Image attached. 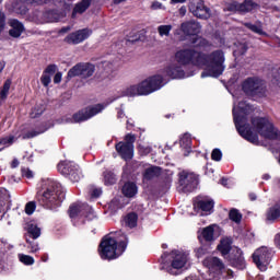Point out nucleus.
<instances>
[{
    "label": "nucleus",
    "mask_w": 280,
    "mask_h": 280,
    "mask_svg": "<svg viewBox=\"0 0 280 280\" xmlns=\"http://www.w3.org/2000/svg\"><path fill=\"white\" fill-rule=\"evenodd\" d=\"M259 4L253 0H244L243 3L240 2H232L229 4L228 10L230 12H242L246 14V12H253V10H257Z\"/></svg>",
    "instance_id": "a211bd4d"
},
{
    "label": "nucleus",
    "mask_w": 280,
    "mask_h": 280,
    "mask_svg": "<svg viewBox=\"0 0 280 280\" xmlns=\"http://www.w3.org/2000/svg\"><path fill=\"white\" fill-rule=\"evenodd\" d=\"M116 151L124 159V161L132 160L135 156V144H128L126 142H119L116 144Z\"/></svg>",
    "instance_id": "412c9836"
},
{
    "label": "nucleus",
    "mask_w": 280,
    "mask_h": 280,
    "mask_svg": "<svg viewBox=\"0 0 280 280\" xmlns=\"http://www.w3.org/2000/svg\"><path fill=\"white\" fill-rule=\"evenodd\" d=\"M203 266L208 268L210 278L208 280H220V270L224 268V265L218 257H208L203 260Z\"/></svg>",
    "instance_id": "4468645a"
},
{
    "label": "nucleus",
    "mask_w": 280,
    "mask_h": 280,
    "mask_svg": "<svg viewBox=\"0 0 280 280\" xmlns=\"http://www.w3.org/2000/svg\"><path fill=\"white\" fill-rule=\"evenodd\" d=\"M52 2L55 5L62 3V0H33V3H49Z\"/></svg>",
    "instance_id": "603ef678"
},
{
    "label": "nucleus",
    "mask_w": 280,
    "mask_h": 280,
    "mask_svg": "<svg viewBox=\"0 0 280 280\" xmlns=\"http://www.w3.org/2000/svg\"><path fill=\"white\" fill-rule=\"evenodd\" d=\"M12 84V81L7 80L3 84V88L0 92V98L1 100H7L8 98V94L10 93V86Z\"/></svg>",
    "instance_id": "ea45409f"
},
{
    "label": "nucleus",
    "mask_w": 280,
    "mask_h": 280,
    "mask_svg": "<svg viewBox=\"0 0 280 280\" xmlns=\"http://www.w3.org/2000/svg\"><path fill=\"white\" fill-rule=\"evenodd\" d=\"M137 140V138L135 137V135H132V133H129V135H127L126 137H125V143H127V144H131V145H133V143H135V141Z\"/></svg>",
    "instance_id": "864d4df0"
},
{
    "label": "nucleus",
    "mask_w": 280,
    "mask_h": 280,
    "mask_svg": "<svg viewBox=\"0 0 280 280\" xmlns=\"http://www.w3.org/2000/svg\"><path fill=\"white\" fill-rule=\"evenodd\" d=\"M164 78H171V80H178L180 78H185V71L176 65H171L162 72Z\"/></svg>",
    "instance_id": "5701e85b"
},
{
    "label": "nucleus",
    "mask_w": 280,
    "mask_h": 280,
    "mask_svg": "<svg viewBox=\"0 0 280 280\" xmlns=\"http://www.w3.org/2000/svg\"><path fill=\"white\" fill-rule=\"evenodd\" d=\"M103 110L104 105L102 104L90 106L74 114L73 121H75V124H80V121H86L88 119H91V117H95V115H98V113H102Z\"/></svg>",
    "instance_id": "f3484780"
},
{
    "label": "nucleus",
    "mask_w": 280,
    "mask_h": 280,
    "mask_svg": "<svg viewBox=\"0 0 280 280\" xmlns=\"http://www.w3.org/2000/svg\"><path fill=\"white\" fill-rule=\"evenodd\" d=\"M137 213H129L125 217V224L129 226V229H135V226H137Z\"/></svg>",
    "instance_id": "473e14b6"
},
{
    "label": "nucleus",
    "mask_w": 280,
    "mask_h": 280,
    "mask_svg": "<svg viewBox=\"0 0 280 280\" xmlns=\"http://www.w3.org/2000/svg\"><path fill=\"white\" fill-rule=\"evenodd\" d=\"M215 229H218L215 224L202 229L199 234V240L202 237L206 242H213V233L215 232Z\"/></svg>",
    "instance_id": "c85d7f7f"
},
{
    "label": "nucleus",
    "mask_w": 280,
    "mask_h": 280,
    "mask_svg": "<svg viewBox=\"0 0 280 280\" xmlns=\"http://www.w3.org/2000/svg\"><path fill=\"white\" fill-rule=\"evenodd\" d=\"M22 176H24L25 178H34V172H32V170L30 168H22Z\"/></svg>",
    "instance_id": "3c124183"
},
{
    "label": "nucleus",
    "mask_w": 280,
    "mask_h": 280,
    "mask_svg": "<svg viewBox=\"0 0 280 280\" xmlns=\"http://www.w3.org/2000/svg\"><path fill=\"white\" fill-rule=\"evenodd\" d=\"M249 200H257V195H255V192H250Z\"/></svg>",
    "instance_id": "69168bd1"
},
{
    "label": "nucleus",
    "mask_w": 280,
    "mask_h": 280,
    "mask_svg": "<svg viewBox=\"0 0 280 280\" xmlns=\"http://www.w3.org/2000/svg\"><path fill=\"white\" fill-rule=\"evenodd\" d=\"M69 215L74 220L77 226L84 224V218H86V220H95V212L93 211V208L84 203H73L70 206Z\"/></svg>",
    "instance_id": "423d86ee"
},
{
    "label": "nucleus",
    "mask_w": 280,
    "mask_h": 280,
    "mask_svg": "<svg viewBox=\"0 0 280 280\" xmlns=\"http://www.w3.org/2000/svg\"><path fill=\"white\" fill-rule=\"evenodd\" d=\"M248 50V47H246V44H236L234 48V57L240 58V56H244V54Z\"/></svg>",
    "instance_id": "c9c22d12"
},
{
    "label": "nucleus",
    "mask_w": 280,
    "mask_h": 280,
    "mask_svg": "<svg viewBox=\"0 0 280 280\" xmlns=\"http://www.w3.org/2000/svg\"><path fill=\"white\" fill-rule=\"evenodd\" d=\"M34 211H36V202L30 201L28 203H26L25 213L27 215H32V213H34Z\"/></svg>",
    "instance_id": "c03bdc74"
},
{
    "label": "nucleus",
    "mask_w": 280,
    "mask_h": 280,
    "mask_svg": "<svg viewBox=\"0 0 280 280\" xmlns=\"http://www.w3.org/2000/svg\"><path fill=\"white\" fill-rule=\"evenodd\" d=\"M159 176H161V167L150 164L144 165V171L142 173L143 183H148V180H154V178H159Z\"/></svg>",
    "instance_id": "4be33fe9"
},
{
    "label": "nucleus",
    "mask_w": 280,
    "mask_h": 280,
    "mask_svg": "<svg viewBox=\"0 0 280 280\" xmlns=\"http://www.w3.org/2000/svg\"><path fill=\"white\" fill-rule=\"evenodd\" d=\"M266 220L268 222H277V220H280V206L279 205H275L267 210Z\"/></svg>",
    "instance_id": "cd10ccee"
},
{
    "label": "nucleus",
    "mask_w": 280,
    "mask_h": 280,
    "mask_svg": "<svg viewBox=\"0 0 280 280\" xmlns=\"http://www.w3.org/2000/svg\"><path fill=\"white\" fill-rule=\"evenodd\" d=\"M200 23L196 21L185 22L182 24V32L188 36H194L192 44L195 47H205V45H207V40L205 38L196 36V34H200Z\"/></svg>",
    "instance_id": "9b49d317"
},
{
    "label": "nucleus",
    "mask_w": 280,
    "mask_h": 280,
    "mask_svg": "<svg viewBox=\"0 0 280 280\" xmlns=\"http://www.w3.org/2000/svg\"><path fill=\"white\" fill-rule=\"evenodd\" d=\"M58 172L63 176H69V179L72 183H78L80 178H82V173H80V168L78 165L73 164V162L63 161L58 164Z\"/></svg>",
    "instance_id": "f8f14e48"
},
{
    "label": "nucleus",
    "mask_w": 280,
    "mask_h": 280,
    "mask_svg": "<svg viewBox=\"0 0 280 280\" xmlns=\"http://www.w3.org/2000/svg\"><path fill=\"white\" fill-rule=\"evenodd\" d=\"M152 10H165V7H163V3L159 1H153L151 4Z\"/></svg>",
    "instance_id": "6e6d98bb"
},
{
    "label": "nucleus",
    "mask_w": 280,
    "mask_h": 280,
    "mask_svg": "<svg viewBox=\"0 0 280 280\" xmlns=\"http://www.w3.org/2000/svg\"><path fill=\"white\" fill-rule=\"evenodd\" d=\"M10 209V194L4 189H0V220Z\"/></svg>",
    "instance_id": "b1692460"
},
{
    "label": "nucleus",
    "mask_w": 280,
    "mask_h": 280,
    "mask_svg": "<svg viewBox=\"0 0 280 280\" xmlns=\"http://www.w3.org/2000/svg\"><path fill=\"white\" fill-rule=\"evenodd\" d=\"M47 131V127H42L38 131L33 130L22 136V139H34V137H38V135H43V132Z\"/></svg>",
    "instance_id": "4c0bfd02"
},
{
    "label": "nucleus",
    "mask_w": 280,
    "mask_h": 280,
    "mask_svg": "<svg viewBox=\"0 0 280 280\" xmlns=\"http://www.w3.org/2000/svg\"><path fill=\"white\" fill-rule=\"evenodd\" d=\"M189 12L197 16V19H210L211 18V9L205 5V1L202 0H192L189 4Z\"/></svg>",
    "instance_id": "dca6fc26"
},
{
    "label": "nucleus",
    "mask_w": 280,
    "mask_h": 280,
    "mask_svg": "<svg viewBox=\"0 0 280 280\" xmlns=\"http://www.w3.org/2000/svg\"><path fill=\"white\" fill-rule=\"evenodd\" d=\"M138 191L139 189L135 183H126L122 187V194L126 196V198H135Z\"/></svg>",
    "instance_id": "c756f323"
},
{
    "label": "nucleus",
    "mask_w": 280,
    "mask_h": 280,
    "mask_svg": "<svg viewBox=\"0 0 280 280\" xmlns=\"http://www.w3.org/2000/svg\"><path fill=\"white\" fill-rule=\"evenodd\" d=\"M43 110L44 108H40V109H34L32 113H31V117L34 119L36 117H38L39 115H43Z\"/></svg>",
    "instance_id": "680f3d73"
},
{
    "label": "nucleus",
    "mask_w": 280,
    "mask_h": 280,
    "mask_svg": "<svg viewBox=\"0 0 280 280\" xmlns=\"http://www.w3.org/2000/svg\"><path fill=\"white\" fill-rule=\"evenodd\" d=\"M19 165V160H13L11 163V167H16Z\"/></svg>",
    "instance_id": "338daca9"
},
{
    "label": "nucleus",
    "mask_w": 280,
    "mask_h": 280,
    "mask_svg": "<svg viewBox=\"0 0 280 280\" xmlns=\"http://www.w3.org/2000/svg\"><path fill=\"white\" fill-rule=\"evenodd\" d=\"M275 242H276V246L280 248V233L276 235Z\"/></svg>",
    "instance_id": "e2e57ef3"
},
{
    "label": "nucleus",
    "mask_w": 280,
    "mask_h": 280,
    "mask_svg": "<svg viewBox=\"0 0 280 280\" xmlns=\"http://www.w3.org/2000/svg\"><path fill=\"white\" fill-rule=\"evenodd\" d=\"M128 246V237L118 232L109 234L103 238L100 244L98 253L101 259H117L120 255H124L126 247Z\"/></svg>",
    "instance_id": "f03ea898"
},
{
    "label": "nucleus",
    "mask_w": 280,
    "mask_h": 280,
    "mask_svg": "<svg viewBox=\"0 0 280 280\" xmlns=\"http://www.w3.org/2000/svg\"><path fill=\"white\" fill-rule=\"evenodd\" d=\"M93 34V31L89 28L79 30L66 36L65 43L68 45H80V43H84L89 36Z\"/></svg>",
    "instance_id": "6ab92c4d"
},
{
    "label": "nucleus",
    "mask_w": 280,
    "mask_h": 280,
    "mask_svg": "<svg viewBox=\"0 0 280 280\" xmlns=\"http://www.w3.org/2000/svg\"><path fill=\"white\" fill-rule=\"evenodd\" d=\"M243 91L250 97H266V84L259 79L249 78L245 80Z\"/></svg>",
    "instance_id": "9d476101"
},
{
    "label": "nucleus",
    "mask_w": 280,
    "mask_h": 280,
    "mask_svg": "<svg viewBox=\"0 0 280 280\" xmlns=\"http://www.w3.org/2000/svg\"><path fill=\"white\" fill-rule=\"evenodd\" d=\"M19 260L21 264H24V266H34V257L25 254H19Z\"/></svg>",
    "instance_id": "e433bc0d"
},
{
    "label": "nucleus",
    "mask_w": 280,
    "mask_h": 280,
    "mask_svg": "<svg viewBox=\"0 0 280 280\" xmlns=\"http://www.w3.org/2000/svg\"><path fill=\"white\" fill-rule=\"evenodd\" d=\"M60 82H62V72H57L54 77V83L60 84Z\"/></svg>",
    "instance_id": "bf43d9fd"
},
{
    "label": "nucleus",
    "mask_w": 280,
    "mask_h": 280,
    "mask_svg": "<svg viewBox=\"0 0 280 280\" xmlns=\"http://www.w3.org/2000/svg\"><path fill=\"white\" fill-rule=\"evenodd\" d=\"M172 30H173V26L171 24L158 26V33L160 34L161 37L170 36V33L172 32Z\"/></svg>",
    "instance_id": "58836bf2"
},
{
    "label": "nucleus",
    "mask_w": 280,
    "mask_h": 280,
    "mask_svg": "<svg viewBox=\"0 0 280 280\" xmlns=\"http://www.w3.org/2000/svg\"><path fill=\"white\" fill-rule=\"evenodd\" d=\"M115 183H117V177L115 176V174L110 171H106L104 173V184L105 185H115Z\"/></svg>",
    "instance_id": "f704fd0d"
},
{
    "label": "nucleus",
    "mask_w": 280,
    "mask_h": 280,
    "mask_svg": "<svg viewBox=\"0 0 280 280\" xmlns=\"http://www.w3.org/2000/svg\"><path fill=\"white\" fill-rule=\"evenodd\" d=\"M57 69H58V67H56V65H50L45 69L44 73H46V75L51 77V75H54V73H56Z\"/></svg>",
    "instance_id": "8fccbe9b"
},
{
    "label": "nucleus",
    "mask_w": 280,
    "mask_h": 280,
    "mask_svg": "<svg viewBox=\"0 0 280 280\" xmlns=\"http://www.w3.org/2000/svg\"><path fill=\"white\" fill-rule=\"evenodd\" d=\"M270 249L268 247H260L255 250L253 254V260L256 264L257 268L261 270V272H266L268 270V264H270Z\"/></svg>",
    "instance_id": "ddd939ff"
},
{
    "label": "nucleus",
    "mask_w": 280,
    "mask_h": 280,
    "mask_svg": "<svg viewBox=\"0 0 280 280\" xmlns=\"http://www.w3.org/2000/svg\"><path fill=\"white\" fill-rule=\"evenodd\" d=\"M103 67H104V70H105V73H113V63L110 62H104L103 63Z\"/></svg>",
    "instance_id": "13d9d810"
},
{
    "label": "nucleus",
    "mask_w": 280,
    "mask_h": 280,
    "mask_svg": "<svg viewBox=\"0 0 280 280\" xmlns=\"http://www.w3.org/2000/svg\"><path fill=\"white\" fill-rule=\"evenodd\" d=\"M5 69V61H0V73Z\"/></svg>",
    "instance_id": "774afa93"
},
{
    "label": "nucleus",
    "mask_w": 280,
    "mask_h": 280,
    "mask_svg": "<svg viewBox=\"0 0 280 280\" xmlns=\"http://www.w3.org/2000/svg\"><path fill=\"white\" fill-rule=\"evenodd\" d=\"M28 248L31 253H38L40 250V247L38 246V243L35 241H27Z\"/></svg>",
    "instance_id": "49530a36"
},
{
    "label": "nucleus",
    "mask_w": 280,
    "mask_h": 280,
    "mask_svg": "<svg viewBox=\"0 0 280 280\" xmlns=\"http://www.w3.org/2000/svg\"><path fill=\"white\" fill-rule=\"evenodd\" d=\"M27 231L31 237H33V240H38V236L40 235V228H38L36 223L34 222L27 223Z\"/></svg>",
    "instance_id": "2f4dec72"
},
{
    "label": "nucleus",
    "mask_w": 280,
    "mask_h": 280,
    "mask_svg": "<svg viewBox=\"0 0 280 280\" xmlns=\"http://www.w3.org/2000/svg\"><path fill=\"white\" fill-rule=\"evenodd\" d=\"M212 161H222V151L220 149H214L211 153Z\"/></svg>",
    "instance_id": "09e8293b"
},
{
    "label": "nucleus",
    "mask_w": 280,
    "mask_h": 280,
    "mask_svg": "<svg viewBox=\"0 0 280 280\" xmlns=\"http://www.w3.org/2000/svg\"><path fill=\"white\" fill-rule=\"evenodd\" d=\"M37 198L47 209H56V207H60V203L65 200V194L60 188V184L48 179L44 184V190L37 194Z\"/></svg>",
    "instance_id": "39448f33"
},
{
    "label": "nucleus",
    "mask_w": 280,
    "mask_h": 280,
    "mask_svg": "<svg viewBox=\"0 0 280 280\" xmlns=\"http://www.w3.org/2000/svg\"><path fill=\"white\" fill-rule=\"evenodd\" d=\"M40 82L44 86H49V84H51V75L43 72Z\"/></svg>",
    "instance_id": "a18cd8bd"
},
{
    "label": "nucleus",
    "mask_w": 280,
    "mask_h": 280,
    "mask_svg": "<svg viewBox=\"0 0 280 280\" xmlns=\"http://www.w3.org/2000/svg\"><path fill=\"white\" fill-rule=\"evenodd\" d=\"M167 82L165 75L155 74L143 80L139 84L130 85L122 91L121 97H137L139 95H150L156 91H161L163 85Z\"/></svg>",
    "instance_id": "7ed1b4c3"
},
{
    "label": "nucleus",
    "mask_w": 280,
    "mask_h": 280,
    "mask_svg": "<svg viewBox=\"0 0 280 280\" xmlns=\"http://www.w3.org/2000/svg\"><path fill=\"white\" fill-rule=\"evenodd\" d=\"M92 198H100L102 196V189L101 188H94L91 194Z\"/></svg>",
    "instance_id": "052dcab7"
},
{
    "label": "nucleus",
    "mask_w": 280,
    "mask_h": 280,
    "mask_svg": "<svg viewBox=\"0 0 280 280\" xmlns=\"http://www.w3.org/2000/svg\"><path fill=\"white\" fill-rule=\"evenodd\" d=\"M182 148H191V135L185 133L180 138Z\"/></svg>",
    "instance_id": "37998d69"
},
{
    "label": "nucleus",
    "mask_w": 280,
    "mask_h": 280,
    "mask_svg": "<svg viewBox=\"0 0 280 280\" xmlns=\"http://www.w3.org/2000/svg\"><path fill=\"white\" fill-rule=\"evenodd\" d=\"M175 60L178 65H195L201 67L205 71L201 78H220L224 73V52L215 50L208 57L194 49H180L175 54Z\"/></svg>",
    "instance_id": "f257e3e1"
},
{
    "label": "nucleus",
    "mask_w": 280,
    "mask_h": 280,
    "mask_svg": "<svg viewBox=\"0 0 280 280\" xmlns=\"http://www.w3.org/2000/svg\"><path fill=\"white\" fill-rule=\"evenodd\" d=\"M18 139L19 137H14V136L2 138L0 140V145H4V148H9V145H12V143H14V141H16Z\"/></svg>",
    "instance_id": "79ce46f5"
},
{
    "label": "nucleus",
    "mask_w": 280,
    "mask_h": 280,
    "mask_svg": "<svg viewBox=\"0 0 280 280\" xmlns=\"http://www.w3.org/2000/svg\"><path fill=\"white\" fill-rule=\"evenodd\" d=\"M5 248H10V245L8 244V241L2 240L0 243V255L5 253Z\"/></svg>",
    "instance_id": "4d7b16f0"
},
{
    "label": "nucleus",
    "mask_w": 280,
    "mask_h": 280,
    "mask_svg": "<svg viewBox=\"0 0 280 280\" xmlns=\"http://www.w3.org/2000/svg\"><path fill=\"white\" fill-rule=\"evenodd\" d=\"M42 261H44V262L49 261V255H47V254L43 255Z\"/></svg>",
    "instance_id": "0e129e2a"
},
{
    "label": "nucleus",
    "mask_w": 280,
    "mask_h": 280,
    "mask_svg": "<svg viewBox=\"0 0 280 280\" xmlns=\"http://www.w3.org/2000/svg\"><path fill=\"white\" fill-rule=\"evenodd\" d=\"M232 241L229 237H225L221 241L220 245L218 246L220 253L223 255V257H226L229 253H236L235 257L232 259V266H235V268H238L240 270H243V268H246V265L244 262V257H242V249L240 248H231Z\"/></svg>",
    "instance_id": "6e6552de"
},
{
    "label": "nucleus",
    "mask_w": 280,
    "mask_h": 280,
    "mask_svg": "<svg viewBox=\"0 0 280 280\" xmlns=\"http://www.w3.org/2000/svg\"><path fill=\"white\" fill-rule=\"evenodd\" d=\"M37 21L38 23H56L57 21H60V14L56 11H48V12H39L37 13Z\"/></svg>",
    "instance_id": "393cba45"
},
{
    "label": "nucleus",
    "mask_w": 280,
    "mask_h": 280,
    "mask_svg": "<svg viewBox=\"0 0 280 280\" xmlns=\"http://www.w3.org/2000/svg\"><path fill=\"white\" fill-rule=\"evenodd\" d=\"M195 207H198V209H201L203 211L205 215H209L213 211V200L211 199H200L195 202Z\"/></svg>",
    "instance_id": "bb28decb"
},
{
    "label": "nucleus",
    "mask_w": 280,
    "mask_h": 280,
    "mask_svg": "<svg viewBox=\"0 0 280 280\" xmlns=\"http://www.w3.org/2000/svg\"><path fill=\"white\" fill-rule=\"evenodd\" d=\"M10 30H9V36L12 38H20L21 34L25 32V26H23V23L19 22L18 20H11L9 22Z\"/></svg>",
    "instance_id": "a878e982"
},
{
    "label": "nucleus",
    "mask_w": 280,
    "mask_h": 280,
    "mask_svg": "<svg viewBox=\"0 0 280 280\" xmlns=\"http://www.w3.org/2000/svg\"><path fill=\"white\" fill-rule=\"evenodd\" d=\"M245 27H247L255 34H259V36H266V32H264V28H261V24L245 23Z\"/></svg>",
    "instance_id": "72a5a7b5"
},
{
    "label": "nucleus",
    "mask_w": 280,
    "mask_h": 280,
    "mask_svg": "<svg viewBox=\"0 0 280 280\" xmlns=\"http://www.w3.org/2000/svg\"><path fill=\"white\" fill-rule=\"evenodd\" d=\"M229 215L232 222H236V224H240V222H242V213H240V210L232 209Z\"/></svg>",
    "instance_id": "a19ab883"
},
{
    "label": "nucleus",
    "mask_w": 280,
    "mask_h": 280,
    "mask_svg": "<svg viewBox=\"0 0 280 280\" xmlns=\"http://www.w3.org/2000/svg\"><path fill=\"white\" fill-rule=\"evenodd\" d=\"M5 30V14L0 12V34Z\"/></svg>",
    "instance_id": "5fc2aeb1"
},
{
    "label": "nucleus",
    "mask_w": 280,
    "mask_h": 280,
    "mask_svg": "<svg viewBox=\"0 0 280 280\" xmlns=\"http://www.w3.org/2000/svg\"><path fill=\"white\" fill-rule=\"evenodd\" d=\"M250 110H253V107L246 104V102H240L238 104L237 102H234V122L238 133L241 137H243V139H246V141H249L250 143H258L259 138L257 137V133L253 132V130H250L246 124V121H248L246 115H248Z\"/></svg>",
    "instance_id": "20e7f679"
},
{
    "label": "nucleus",
    "mask_w": 280,
    "mask_h": 280,
    "mask_svg": "<svg viewBox=\"0 0 280 280\" xmlns=\"http://www.w3.org/2000/svg\"><path fill=\"white\" fill-rule=\"evenodd\" d=\"M91 7V0H82L78 4H75L73 12H72V18L75 19L77 14H84L86 10Z\"/></svg>",
    "instance_id": "7c9ffc66"
},
{
    "label": "nucleus",
    "mask_w": 280,
    "mask_h": 280,
    "mask_svg": "<svg viewBox=\"0 0 280 280\" xmlns=\"http://www.w3.org/2000/svg\"><path fill=\"white\" fill-rule=\"evenodd\" d=\"M138 150L142 156H145L147 154H150L152 152V148H150L149 145L145 147L139 144Z\"/></svg>",
    "instance_id": "de8ad7c7"
},
{
    "label": "nucleus",
    "mask_w": 280,
    "mask_h": 280,
    "mask_svg": "<svg viewBox=\"0 0 280 280\" xmlns=\"http://www.w3.org/2000/svg\"><path fill=\"white\" fill-rule=\"evenodd\" d=\"M252 124L256 132L260 133V137H264V139H280V131L275 128V125L270 120L266 118H254Z\"/></svg>",
    "instance_id": "0eeeda50"
},
{
    "label": "nucleus",
    "mask_w": 280,
    "mask_h": 280,
    "mask_svg": "<svg viewBox=\"0 0 280 280\" xmlns=\"http://www.w3.org/2000/svg\"><path fill=\"white\" fill-rule=\"evenodd\" d=\"M179 185L186 188V191H192L198 185V177L195 174L182 172L179 173Z\"/></svg>",
    "instance_id": "aec40b11"
},
{
    "label": "nucleus",
    "mask_w": 280,
    "mask_h": 280,
    "mask_svg": "<svg viewBox=\"0 0 280 280\" xmlns=\"http://www.w3.org/2000/svg\"><path fill=\"white\" fill-rule=\"evenodd\" d=\"M168 261L171 266L166 267V271L170 272V275H178V270H183V268L187 266L189 255L185 252L175 249L168 255Z\"/></svg>",
    "instance_id": "1a4fd4ad"
},
{
    "label": "nucleus",
    "mask_w": 280,
    "mask_h": 280,
    "mask_svg": "<svg viewBox=\"0 0 280 280\" xmlns=\"http://www.w3.org/2000/svg\"><path fill=\"white\" fill-rule=\"evenodd\" d=\"M95 73V66L92 63H79L75 65L68 72V78H75L80 75V78H91Z\"/></svg>",
    "instance_id": "2eb2a0df"
}]
</instances>
